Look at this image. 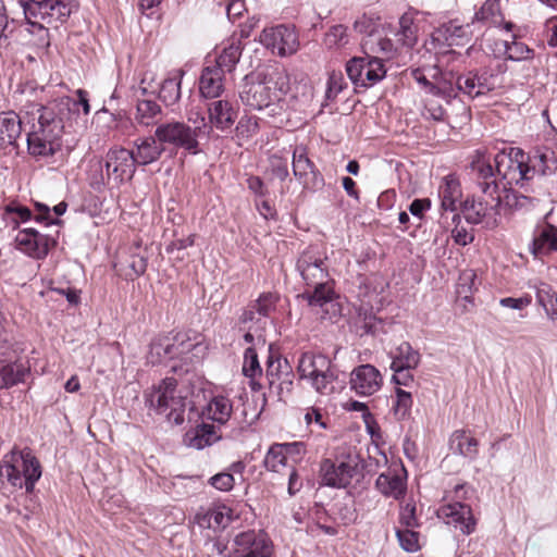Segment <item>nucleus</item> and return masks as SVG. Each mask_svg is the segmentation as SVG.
<instances>
[{"mask_svg":"<svg viewBox=\"0 0 557 557\" xmlns=\"http://www.w3.org/2000/svg\"><path fill=\"white\" fill-rule=\"evenodd\" d=\"M456 81L454 79L451 74H440L433 76V85L431 86L430 94L442 98L449 103L454 98H456L458 92Z\"/></svg>","mask_w":557,"mask_h":557,"instance_id":"obj_47","label":"nucleus"},{"mask_svg":"<svg viewBox=\"0 0 557 557\" xmlns=\"http://www.w3.org/2000/svg\"><path fill=\"white\" fill-rule=\"evenodd\" d=\"M280 296L276 293H262L243 312L239 320L243 324L256 323L263 330L268 320H273L277 309Z\"/></svg>","mask_w":557,"mask_h":557,"instance_id":"obj_21","label":"nucleus"},{"mask_svg":"<svg viewBox=\"0 0 557 557\" xmlns=\"http://www.w3.org/2000/svg\"><path fill=\"white\" fill-rule=\"evenodd\" d=\"M267 379L271 386L277 384L281 391H283L284 387L289 391L293 380L287 360L270 356L267 361Z\"/></svg>","mask_w":557,"mask_h":557,"instance_id":"obj_30","label":"nucleus"},{"mask_svg":"<svg viewBox=\"0 0 557 557\" xmlns=\"http://www.w3.org/2000/svg\"><path fill=\"white\" fill-rule=\"evenodd\" d=\"M391 369L413 370L420 363V354L408 342H403L391 351Z\"/></svg>","mask_w":557,"mask_h":557,"instance_id":"obj_34","label":"nucleus"},{"mask_svg":"<svg viewBox=\"0 0 557 557\" xmlns=\"http://www.w3.org/2000/svg\"><path fill=\"white\" fill-rule=\"evenodd\" d=\"M413 528L397 529L396 536L400 547L409 553H414L420 549L419 533L412 530Z\"/></svg>","mask_w":557,"mask_h":557,"instance_id":"obj_53","label":"nucleus"},{"mask_svg":"<svg viewBox=\"0 0 557 557\" xmlns=\"http://www.w3.org/2000/svg\"><path fill=\"white\" fill-rule=\"evenodd\" d=\"M183 76V70H175L171 72L170 76L162 82L159 90V98L165 106H172L180 100L181 82Z\"/></svg>","mask_w":557,"mask_h":557,"instance_id":"obj_44","label":"nucleus"},{"mask_svg":"<svg viewBox=\"0 0 557 557\" xmlns=\"http://www.w3.org/2000/svg\"><path fill=\"white\" fill-rule=\"evenodd\" d=\"M324 42L329 48H338L348 44L347 27L335 25L325 34Z\"/></svg>","mask_w":557,"mask_h":557,"instance_id":"obj_55","label":"nucleus"},{"mask_svg":"<svg viewBox=\"0 0 557 557\" xmlns=\"http://www.w3.org/2000/svg\"><path fill=\"white\" fill-rule=\"evenodd\" d=\"M532 50L521 41H518L515 36L512 40L502 39L499 49H494L493 53L497 58H505L511 61H523L532 57Z\"/></svg>","mask_w":557,"mask_h":557,"instance_id":"obj_41","label":"nucleus"},{"mask_svg":"<svg viewBox=\"0 0 557 557\" xmlns=\"http://www.w3.org/2000/svg\"><path fill=\"white\" fill-rule=\"evenodd\" d=\"M242 45L239 40L232 38L216 55L212 66H219L223 73H231L238 63L242 55Z\"/></svg>","mask_w":557,"mask_h":557,"instance_id":"obj_40","label":"nucleus"},{"mask_svg":"<svg viewBox=\"0 0 557 557\" xmlns=\"http://www.w3.org/2000/svg\"><path fill=\"white\" fill-rule=\"evenodd\" d=\"M224 75L219 66L208 64L199 77V92L206 99L219 98L224 91Z\"/></svg>","mask_w":557,"mask_h":557,"instance_id":"obj_27","label":"nucleus"},{"mask_svg":"<svg viewBox=\"0 0 557 557\" xmlns=\"http://www.w3.org/2000/svg\"><path fill=\"white\" fill-rule=\"evenodd\" d=\"M207 346L201 335L195 332H180L173 336L154 338L150 344L148 361L152 364H168L181 361L190 364L203 358Z\"/></svg>","mask_w":557,"mask_h":557,"instance_id":"obj_5","label":"nucleus"},{"mask_svg":"<svg viewBox=\"0 0 557 557\" xmlns=\"http://www.w3.org/2000/svg\"><path fill=\"white\" fill-rule=\"evenodd\" d=\"M162 114L161 107L153 100H139L136 104L135 121L141 126L158 125Z\"/></svg>","mask_w":557,"mask_h":557,"instance_id":"obj_45","label":"nucleus"},{"mask_svg":"<svg viewBox=\"0 0 557 557\" xmlns=\"http://www.w3.org/2000/svg\"><path fill=\"white\" fill-rule=\"evenodd\" d=\"M146 403L157 413L166 416L174 424L184 422L186 395L177 388L175 379L166 377L153 386L146 395Z\"/></svg>","mask_w":557,"mask_h":557,"instance_id":"obj_7","label":"nucleus"},{"mask_svg":"<svg viewBox=\"0 0 557 557\" xmlns=\"http://www.w3.org/2000/svg\"><path fill=\"white\" fill-rule=\"evenodd\" d=\"M221 437L216 426L200 423L185 433L183 442L187 447L200 450L219 442Z\"/></svg>","mask_w":557,"mask_h":557,"instance_id":"obj_25","label":"nucleus"},{"mask_svg":"<svg viewBox=\"0 0 557 557\" xmlns=\"http://www.w3.org/2000/svg\"><path fill=\"white\" fill-rule=\"evenodd\" d=\"M417 28L413 25V17L409 13H405L399 18V29L396 34L398 41L404 46L412 47L417 41Z\"/></svg>","mask_w":557,"mask_h":557,"instance_id":"obj_50","label":"nucleus"},{"mask_svg":"<svg viewBox=\"0 0 557 557\" xmlns=\"http://www.w3.org/2000/svg\"><path fill=\"white\" fill-rule=\"evenodd\" d=\"M469 490L466 484H457L445 494V499L449 502L437 510L438 518L463 535L472 534L478 523L471 506L462 502L468 498Z\"/></svg>","mask_w":557,"mask_h":557,"instance_id":"obj_8","label":"nucleus"},{"mask_svg":"<svg viewBox=\"0 0 557 557\" xmlns=\"http://www.w3.org/2000/svg\"><path fill=\"white\" fill-rule=\"evenodd\" d=\"M154 133L164 148L166 146L175 149L182 148L193 154L199 151L197 131L191 129V126L185 122L171 120L159 123Z\"/></svg>","mask_w":557,"mask_h":557,"instance_id":"obj_11","label":"nucleus"},{"mask_svg":"<svg viewBox=\"0 0 557 557\" xmlns=\"http://www.w3.org/2000/svg\"><path fill=\"white\" fill-rule=\"evenodd\" d=\"M292 165L294 176L305 189L314 191L324 185L323 176L309 159L308 150L304 145H298L294 148Z\"/></svg>","mask_w":557,"mask_h":557,"instance_id":"obj_19","label":"nucleus"},{"mask_svg":"<svg viewBox=\"0 0 557 557\" xmlns=\"http://www.w3.org/2000/svg\"><path fill=\"white\" fill-rule=\"evenodd\" d=\"M25 125H30L26 140L28 152L33 157H52L61 149L64 125L54 107L33 104L30 110L26 111Z\"/></svg>","mask_w":557,"mask_h":557,"instance_id":"obj_3","label":"nucleus"},{"mask_svg":"<svg viewBox=\"0 0 557 557\" xmlns=\"http://www.w3.org/2000/svg\"><path fill=\"white\" fill-rule=\"evenodd\" d=\"M231 513L232 510L226 506H218L206 511L197 512L196 520L200 527L209 529H223L230 523L232 519Z\"/></svg>","mask_w":557,"mask_h":557,"instance_id":"obj_36","label":"nucleus"},{"mask_svg":"<svg viewBox=\"0 0 557 557\" xmlns=\"http://www.w3.org/2000/svg\"><path fill=\"white\" fill-rule=\"evenodd\" d=\"M412 407V396L409 392L401 388H396V400L393 406L395 414L403 419L405 418Z\"/></svg>","mask_w":557,"mask_h":557,"instance_id":"obj_57","label":"nucleus"},{"mask_svg":"<svg viewBox=\"0 0 557 557\" xmlns=\"http://www.w3.org/2000/svg\"><path fill=\"white\" fill-rule=\"evenodd\" d=\"M25 122L26 115L21 117L13 111L0 113V149L16 143Z\"/></svg>","mask_w":557,"mask_h":557,"instance_id":"obj_29","label":"nucleus"},{"mask_svg":"<svg viewBox=\"0 0 557 557\" xmlns=\"http://www.w3.org/2000/svg\"><path fill=\"white\" fill-rule=\"evenodd\" d=\"M399 521L404 528L418 527V519L416 517V506L406 504L400 509Z\"/></svg>","mask_w":557,"mask_h":557,"instance_id":"obj_63","label":"nucleus"},{"mask_svg":"<svg viewBox=\"0 0 557 557\" xmlns=\"http://www.w3.org/2000/svg\"><path fill=\"white\" fill-rule=\"evenodd\" d=\"M305 454V444L301 442L273 444L267 451L263 465L268 471L284 473L294 467L297 457Z\"/></svg>","mask_w":557,"mask_h":557,"instance_id":"obj_18","label":"nucleus"},{"mask_svg":"<svg viewBox=\"0 0 557 557\" xmlns=\"http://www.w3.org/2000/svg\"><path fill=\"white\" fill-rule=\"evenodd\" d=\"M349 384L357 395L371 396L381 389L383 376L374 366L361 364L351 371Z\"/></svg>","mask_w":557,"mask_h":557,"instance_id":"obj_23","label":"nucleus"},{"mask_svg":"<svg viewBox=\"0 0 557 557\" xmlns=\"http://www.w3.org/2000/svg\"><path fill=\"white\" fill-rule=\"evenodd\" d=\"M210 126L224 132L230 129L237 119L236 108L227 100L220 99L208 106Z\"/></svg>","mask_w":557,"mask_h":557,"instance_id":"obj_26","label":"nucleus"},{"mask_svg":"<svg viewBox=\"0 0 557 557\" xmlns=\"http://www.w3.org/2000/svg\"><path fill=\"white\" fill-rule=\"evenodd\" d=\"M28 373L29 369L21 362H13L0 367V388H9L24 382Z\"/></svg>","mask_w":557,"mask_h":557,"instance_id":"obj_48","label":"nucleus"},{"mask_svg":"<svg viewBox=\"0 0 557 557\" xmlns=\"http://www.w3.org/2000/svg\"><path fill=\"white\" fill-rule=\"evenodd\" d=\"M289 90V74L284 67H274L262 79L260 75L248 74L244 77L239 98L250 110H263L275 107Z\"/></svg>","mask_w":557,"mask_h":557,"instance_id":"obj_4","label":"nucleus"},{"mask_svg":"<svg viewBox=\"0 0 557 557\" xmlns=\"http://www.w3.org/2000/svg\"><path fill=\"white\" fill-rule=\"evenodd\" d=\"M483 23L488 26L500 27L509 32L512 28V23L505 22L500 12L499 0H485L479 11L475 12L473 23Z\"/></svg>","mask_w":557,"mask_h":557,"instance_id":"obj_31","label":"nucleus"},{"mask_svg":"<svg viewBox=\"0 0 557 557\" xmlns=\"http://www.w3.org/2000/svg\"><path fill=\"white\" fill-rule=\"evenodd\" d=\"M14 242L17 250L34 259H44L55 245L54 238L33 227L20 230Z\"/></svg>","mask_w":557,"mask_h":557,"instance_id":"obj_20","label":"nucleus"},{"mask_svg":"<svg viewBox=\"0 0 557 557\" xmlns=\"http://www.w3.org/2000/svg\"><path fill=\"white\" fill-rule=\"evenodd\" d=\"M228 557H272V545L262 531H243L234 536Z\"/></svg>","mask_w":557,"mask_h":557,"instance_id":"obj_14","label":"nucleus"},{"mask_svg":"<svg viewBox=\"0 0 557 557\" xmlns=\"http://www.w3.org/2000/svg\"><path fill=\"white\" fill-rule=\"evenodd\" d=\"M296 269L302 281L312 286L313 292L300 295L310 307L323 310V319H332L338 313V306L334 302L335 293L331 285L327 265V256L318 246H309L297 259Z\"/></svg>","mask_w":557,"mask_h":557,"instance_id":"obj_1","label":"nucleus"},{"mask_svg":"<svg viewBox=\"0 0 557 557\" xmlns=\"http://www.w3.org/2000/svg\"><path fill=\"white\" fill-rule=\"evenodd\" d=\"M525 180L529 181L535 175H550L557 169L555 153L547 147H537L528 156L524 154Z\"/></svg>","mask_w":557,"mask_h":557,"instance_id":"obj_24","label":"nucleus"},{"mask_svg":"<svg viewBox=\"0 0 557 557\" xmlns=\"http://www.w3.org/2000/svg\"><path fill=\"white\" fill-rule=\"evenodd\" d=\"M376 488L385 496L395 499L404 496L406 492V481L394 471L381 473L375 481Z\"/></svg>","mask_w":557,"mask_h":557,"instance_id":"obj_37","label":"nucleus"},{"mask_svg":"<svg viewBox=\"0 0 557 557\" xmlns=\"http://www.w3.org/2000/svg\"><path fill=\"white\" fill-rule=\"evenodd\" d=\"M441 207L445 211H455L461 198L460 183L456 176L449 174L443 177L438 187Z\"/></svg>","mask_w":557,"mask_h":557,"instance_id":"obj_33","label":"nucleus"},{"mask_svg":"<svg viewBox=\"0 0 557 557\" xmlns=\"http://www.w3.org/2000/svg\"><path fill=\"white\" fill-rule=\"evenodd\" d=\"M88 176L90 185L97 189L110 183L106 177L104 159L94 158L90 160Z\"/></svg>","mask_w":557,"mask_h":557,"instance_id":"obj_52","label":"nucleus"},{"mask_svg":"<svg viewBox=\"0 0 557 557\" xmlns=\"http://www.w3.org/2000/svg\"><path fill=\"white\" fill-rule=\"evenodd\" d=\"M5 215H15L16 218L12 219L13 227H17L21 222H27L32 219V211L20 203L12 202L4 207Z\"/></svg>","mask_w":557,"mask_h":557,"instance_id":"obj_59","label":"nucleus"},{"mask_svg":"<svg viewBox=\"0 0 557 557\" xmlns=\"http://www.w3.org/2000/svg\"><path fill=\"white\" fill-rule=\"evenodd\" d=\"M364 54L391 57L394 53V44L377 30H371L361 42Z\"/></svg>","mask_w":557,"mask_h":557,"instance_id":"obj_39","label":"nucleus"},{"mask_svg":"<svg viewBox=\"0 0 557 557\" xmlns=\"http://www.w3.org/2000/svg\"><path fill=\"white\" fill-rule=\"evenodd\" d=\"M346 72L356 87H371L382 81L386 70L377 55L355 57L346 64Z\"/></svg>","mask_w":557,"mask_h":557,"instance_id":"obj_12","label":"nucleus"},{"mask_svg":"<svg viewBox=\"0 0 557 557\" xmlns=\"http://www.w3.org/2000/svg\"><path fill=\"white\" fill-rule=\"evenodd\" d=\"M469 25H459L456 21H450L442 25L435 33V39L443 38L448 46H463V39L468 37Z\"/></svg>","mask_w":557,"mask_h":557,"instance_id":"obj_46","label":"nucleus"},{"mask_svg":"<svg viewBox=\"0 0 557 557\" xmlns=\"http://www.w3.org/2000/svg\"><path fill=\"white\" fill-rule=\"evenodd\" d=\"M478 289V275L474 270L466 269L458 277L456 293L458 298L472 302V294Z\"/></svg>","mask_w":557,"mask_h":557,"instance_id":"obj_49","label":"nucleus"},{"mask_svg":"<svg viewBox=\"0 0 557 557\" xmlns=\"http://www.w3.org/2000/svg\"><path fill=\"white\" fill-rule=\"evenodd\" d=\"M496 170L494 178L506 181V185H519L527 181L524 172V152L519 148H512L509 153L499 152L495 156Z\"/></svg>","mask_w":557,"mask_h":557,"instance_id":"obj_17","label":"nucleus"},{"mask_svg":"<svg viewBox=\"0 0 557 557\" xmlns=\"http://www.w3.org/2000/svg\"><path fill=\"white\" fill-rule=\"evenodd\" d=\"M532 302V298L530 295H525L523 297L513 298V297H505L499 300V305L504 308H510L513 310H522L530 306Z\"/></svg>","mask_w":557,"mask_h":557,"instance_id":"obj_64","label":"nucleus"},{"mask_svg":"<svg viewBox=\"0 0 557 557\" xmlns=\"http://www.w3.org/2000/svg\"><path fill=\"white\" fill-rule=\"evenodd\" d=\"M358 468L357 457L348 456L345 460L324 459L320 466L322 483L331 487H346L350 484Z\"/></svg>","mask_w":557,"mask_h":557,"instance_id":"obj_16","label":"nucleus"},{"mask_svg":"<svg viewBox=\"0 0 557 557\" xmlns=\"http://www.w3.org/2000/svg\"><path fill=\"white\" fill-rule=\"evenodd\" d=\"M106 177L116 185L131 180L136 171L133 152L122 147L111 148L104 157Z\"/></svg>","mask_w":557,"mask_h":557,"instance_id":"obj_15","label":"nucleus"},{"mask_svg":"<svg viewBox=\"0 0 557 557\" xmlns=\"http://www.w3.org/2000/svg\"><path fill=\"white\" fill-rule=\"evenodd\" d=\"M225 10L228 21L235 23L247 11V8L244 0H228Z\"/></svg>","mask_w":557,"mask_h":557,"instance_id":"obj_62","label":"nucleus"},{"mask_svg":"<svg viewBox=\"0 0 557 557\" xmlns=\"http://www.w3.org/2000/svg\"><path fill=\"white\" fill-rule=\"evenodd\" d=\"M235 483L234 476L227 472H221L210 479V484L222 492H228L233 488Z\"/></svg>","mask_w":557,"mask_h":557,"instance_id":"obj_60","label":"nucleus"},{"mask_svg":"<svg viewBox=\"0 0 557 557\" xmlns=\"http://www.w3.org/2000/svg\"><path fill=\"white\" fill-rule=\"evenodd\" d=\"M135 150H131L133 152V158L135 164L147 165L156 162L162 156L164 151V147L157 139L156 134L153 136H147L143 138H138L134 143Z\"/></svg>","mask_w":557,"mask_h":557,"instance_id":"obj_28","label":"nucleus"},{"mask_svg":"<svg viewBox=\"0 0 557 557\" xmlns=\"http://www.w3.org/2000/svg\"><path fill=\"white\" fill-rule=\"evenodd\" d=\"M456 84L460 92L474 99L494 90L497 86V76L487 69L470 71L458 76Z\"/></svg>","mask_w":557,"mask_h":557,"instance_id":"obj_22","label":"nucleus"},{"mask_svg":"<svg viewBox=\"0 0 557 557\" xmlns=\"http://www.w3.org/2000/svg\"><path fill=\"white\" fill-rule=\"evenodd\" d=\"M297 371L299 377L306 380L317 393L329 395L335 391L337 375L329 357L304 352L299 358Z\"/></svg>","mask_w":557,"mask_h":557,"instance_id":"obj_9","label":"nucleus"},{"mask_svg":"<svg viewBox=\"0 0 557 557\" xmlns=\"http://www.w3.org/2000/svg\"><path fill=\"white\" fill-rule=\"evenodd\" d=\"M259 131V122L257 117L244 116L236 125V135L240 139H248L256 135Z\"/></svg>","mask_w":557,"mask_h":557,"instance_id":"obj_58","label":"nucleus"},{"mask_svg":"<svg viewBox=\"0 0 557 557\" xmlns=\"http://www.w3.org/2000/svg\"><path fill=\"white\" fill-rule=\"evenodd\" d=\"M188 122L191 123V129L197 131V138L201 134H209L211 131V126L206 123V117L200 111H191L188 114Z\"/></svg>","mask_w":557,"mask_h":557,"instance_id":"obj_61","label":"nucleus"},{"mask_svg":"<svg viewBox=\"0 0 557 557\" xmlns=\"http://www.w3.org/2000/svg\"><path fill=\"white\" fill-rule=\"evenodd\" d=\"M267 173L271 178H277L281 182L285 181L289 175L287 159L277 153L271 154L269 157Z\"/></svg>","mask_w":557,"mask_h":557,"instance_id":"obj_51","label":"nucleus"},{"mask_svg":"<svg viewBox=\"0 0 557 557\" xmlns=\"http://www.w3.org/2000/svg\"><path fill=\"white\" fill-rule=\"evenodd\" d=\"M40 476V463L30 451L13 449L3 457L0 478L5 479L12 486L24 487L27 493H32Z\"/></svg>","mask_w":557,"mask_h":557,"instance_id":"obj_6","label":"nucleus"},{"mask_svg":"<svg viewBox=\"0 0 557 557\" xmlns=\"http://www.w3.org/2000/svg\"><path fill=\"white\" fill-rule=\"evenodd\" d=\"M243 373L245 376L255 379L262 374L258 355L252 347H248L244 354Z\"/></svg>","mask_w":557,"mask_h":557,"instance_id":"obj_54","label":"nucleus"},{"mask_svg":"<svg viewBox=\"0 0 557 557\" xmlns=\"http://www.w3.org/2000/svg\"><path fill=\"white\" fill-rule=\"evenodd\" d=\"M258 41L282 58L295 54L300 45L295 27L284 24L263 28Z\"/></svg>","mask_w":557,"mask_h":557,"instance_id":"obj_13","label":"nucleus"},{"mask_svg":"<svg viewBox=\"0 0 557 557\" xmlns=\"http://www.w3.org/2000/svg\"><path fill=\"white\" fill-rule=\"evenodd\" d=\"M347 83L342 72H331L326 82L325 96L329 100H334L346 88Z\"/></svg>","mask_w":557,"mask_h":557,"instance_id":"obj_56","label":"nucleus"},{"mask_svg":"<svg viewBox=\"0 0 557 557\" xmlns=\"http://www.w3.org/2000/svg\"><path fill=\"white\" fill-rule=\"evenodd\" d=\"M27 23L44 29L39 23L52 25L64 23L71 15L74 4L71 0H18Z\"/></svg>","mask_w":557,"mask_h":557,"instance_id":"obj_10","label":"nucleus"},{"mask_svg":"<svg viewBox=\"0 0 557 557\" xmlns=\"http://www.w3.org/2000/svg\"><path fill=\"white\" fill-rule=\"evenodd\" d=\"M536 301L544 309L547 318L557 323V292L545 282H540L535 286Z\"/></svg>","mask_w":557,"mask_h":557,"instance_id":"obj_42","label":"nucleus"},{"mask_svg":"<svg viewBox=\"0 0 557 557\" xmlns=\"http://www.w3.org/2000/svg\"><path fill=\"white\" fill-rule=\"evenodd\" d=\"M75 94L77 99L64 97L53 102L51 106L54 107L60 115H63L65 112L70 114H77L81 107L84 115H88L90 112L88 92L84 89H77Z\"/></svg>","mask_w":557,"mask_h":557,"instance_id":"obj_43","label":"nucleus"},{"mask_svg":"<svg viewBox=\"0 0 557 557\" xmlns=\"http://www.w3.org/2000/svg\"><path fill=\"white\" fill-rule=\"evenodd\" d=\"M556 250L557 228L550 224L537 228L532 242V252L540 256Z\"/></svg>","mask_w":557,"mask_h":557,"instance_id":"obj_38","label":"nucleus"},{"mask_svg":"<svg viewBox=\"0 0 557 557\" xmlns=\"http://www.w3.org/2000/svg\"><path fill=\"white\" fill-rule=\"evenodd\" d=\"M233 412V404L231 399L225 396L218 395L211 398V400L205 407L202 414L208 420H212L219 424H225Z\"/></svg>","mask_w":557,"mask_h":557,"instance_id":"obj_35","label":"nucleus"},{"mask_svg":"<svg viewBox=\"0 0 557 557\" xmlns=\"http://www.w3.org/2000/svg\"><path fill=\"white\" fill-rule=\"evenodd\" d=\"M479 442L466 430L455 431L449 438V448L455 455H460L471 460L478 456Z\"/></svg>","mask_w":557,"mask_h":557,"instance_id":"obj_32","label":"nucleus"},{"mask_svg":"<svg viewBox=\"0 0 557 557\" xmlns=\"http://www.w3.org/2000/svg\"><path fill=\"white\" fill-rule=\"evenodd\" d=\"M471 169L476 175L478 186L483 196L472 197L463 202L465 218L471 224L485 222L487 226H494L499 215L502 198L490 158L484 152L476 151Z\"/></svg>","mask_w":557,"mask_h":557,"instance_id":"obj_2","label":"nucleus"}]
</instances>
